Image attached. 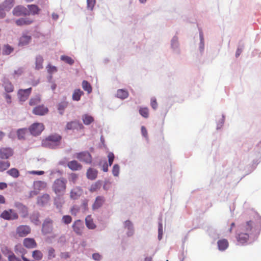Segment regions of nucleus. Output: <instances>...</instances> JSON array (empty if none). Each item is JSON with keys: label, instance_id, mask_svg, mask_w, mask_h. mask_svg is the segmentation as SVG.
I'll return each instance as SVG.
<instances>
[{"label": "nucleus", "instance_id": "b1692460", "mask_svg": "<svg viewBox=\"0 0 261 261\" xmlns=\"http://www.w3.org/2000/svg\"><path fill=\"white\" fill-rule=\"evenodd\" d=\"M53 229L52 221H46L44 222L42 225V231L44 233H50Z\"/></svg>", "mask_w": 261, "mask_h": 261}, {"label": "nucleus", "instance_id": "72a5a7b5", "mask_svg": "<svg viewBox=\"0 0 261 261\" xmlns=\"http://www.w3.org/2000/svg\"><path fill=\"white\" fill-rule=\"evenodd\" d=\"M27 133V128H20L17 131V135L18 139L19 140H24Z\"/></svg>", "mask_w": 261, "mask_h": 261}, {"label": "nucleus", "instance_id": "4be33fe9", "mask_svg": "<svg viewBox=\"0 0 261 261\" xmlns=\"http://www.w3.org/2000/svg\"><path fill=\"white\" fill-rule=\"evenodd\" d=\"M3 87L7 93L12 92L14 88L11 82L8 80H5L3 83Z\"/></svg>", "mask_w": 261, "mask_h": 261}, {"label": "nucleus", "instance_id": "f704fd0d", "mask_svg": "<svg viewBox=\"0 0 261 261\" xmlns=\"http://www.w3.org/2000/svg\"><path fill=\"white\" fill-rule=\"evenodd\" d=\"M82 120L83 123L85 125H89L93 122L94 119L93 118L88 114H85L82 116Z\"/></svg>", "mask_w": 261, "mask_h": 261}, {"label": "nucleus", "instance_id": "58836bf2", "mask_svg": "<svg viewBox=\"0 0 261 261\" xmlns=\"http://www.w3.org/2000/svg\"><path fill=\"white\" fill-rule=\"evenodd\" d=\"M82 88L83 89L87 91L88 93H90L92 92V87L89 83L87 81H83L82 82Z\"/></svg>", "mask_w": 261, "mask_h": 261}, {"label": "nucleus", "instance_id": "473e14b6", "mask_svg": "<svg viewBox=\"0 0 261 261\" xmlns=\"http://www.w3.org/2000/svg\"><path fill=\"white\" fill-rule=\"evenodd\" d=\"M124 227L129 231L127 232L128 236H131L133 234V226L132 223L129 220H127L124 222Z\"/></svg>", "mask_w": 261, "mask_h": 261}, {"label": "nucleus", "instance_id": "a19ab883", "mask_svg": "<svg viewBox=\"0 0 261 261\" xmlns=\"http://www.w3.org/2000/svg\"><path fill=\"white\" fill-rule=\"evenodd\" d=\"M14 251L16 253H20L21 255H24L26 252L25 250L22 247L21 244H17L14 247Z\"/></svg>", "mask_w": 261, "mask_h": 261}, {"label": "nucleus", "instance_id": "bf43d9fd", "mask_svg": "<svg viewBox=\"0 0 261 261\" xmlns=\"http://www.w3.org/2000/svg\"><path fill=\"white\" fill-rule=\"evenodd\" d=\"M158 233V238L160 240L162 239L163 236V226L161 223L159 224Z\"/></svg>", "mask_w": 261, "mask_h": 261}, {"label": "nucleus", "instance_id": "69168bd1", "mask_svg": "<svg viewBox=\"0 0 261 261\" xmlns=\"http://www.w3.org/2000/svg\"><path fill=\"white\" fill-rule=\"evenodd\" d=\"M30 173L41 175H43L44 173V172L43 171H32L30 172Z\"/></svg>", "mask_w": 261, "mask_h": 261}, {"label": "nucleus", "instance_id": "f3484780", "mask_svg": "<svg viewBox=\"0 0 261 261\" xmlns=\"http://www.w3.org/2000/svg\"><path fill=\"white\" fill-rule=\"evenodd\" d=\"M48 112V108L44 105H40L36 107L33 110V114L37 115H44L47 114Z\"/></svg>", "mask_w": 261, "mask_h": 261}, {"label": "nucleus", "instance_id": "680f3d73", "mask_svg": "<svg viewBox=\"0 0 261 261\" xmlns=\"http://www.w3.org/2000/svg\"><path fill=\"white\" fill-rule=\"evenodd\" d=\"M151 106L155 110L158 107V103L155 98H152L151 99Z\"/></svg>", "mask_w": 261, "mask_h": 261}, {"label": "nucleus", "instance_id": "423d86ee", "mask_svg": "<svg viewBox=\"0 0 261 261\" xmlns=\"http://www.w3.org/2000/svg\"><path fill=\"white\" fill-rule=\"evenodd\" d=\"M75 156L81 162H84L86 164H91L92 163V158L91 154L88 151H82L76 153Z\"/></svg>", "mask_w": 261, "mask_h": 261}, {"label": "nucleus", "instance_id": "a18cd8bd", "mask_svg": "<svg viewBox=\"0 0 261 261\" xmlns=\"http://www.w3.org/2000/svg\"><path fill=\"white\" fill-rule=\"evenodd\" d=\"M140 114L143 117L147 118L149 116V111L147 108H141L139 109Z\"/></svg>", "mask_w": 261, "mask_h": 261}, {"label": "nucleus", "instance_id": "3c124183", "mask_svg": "<svg viewBox=\"0 0 261 261\" xmlns=\"http://www.w3.org/2000/svg\"><path fill=\"white\" fill-rule=\"evenodd\" d=\"M100 188V184L99 182H96L94 184L91 185L89 190L91 192H94L96 191Z\"/></svg>", "mask_w": 261, "mask_h": 261}, {"label": "nucleus", "instance_id": "0eeeda50", "mask_svg": "<svg viewBox=\"0 0 261 261\" xmlns=\"http://www.w3.org/2000/svg\"><path fill=\"white\" fill-rule=\"evenodd\" d=\"M1 217L7 220H14L18 218L17 213L13 209L4 211L1 214Z\"/></svg>", "mask_w": 261, "mask_h": 261}, {"label": "nucleus", "instance_id": "4468645a", "mask_svg": "<svg viewBox=\"0 0 261 261\" xmlns=\"http://www.w3.org/2000/svg\"><path fill=\"white\" fill-rule=\"evenodd\" d=\"M14 206L17 208L22 218H25L28 216V210L25 205L21 203L17 202L15 203Z\"/></svg>", "mask_w": 261, "mask_h": 261}, {"label": "nucleus", "instance_id": "de8ad7c7", "mask_svg": "<svg viewBox=\"0 0 261 261\" xmlns=\"http://www.w3.org/2000/svg\"><path fill=\"white\" fill-rule=\"evenodd\" d=\"M96 0H87V9L92 11L95 5Z\"/></svg>", "mask_w": 261, "mask_h": 261}, {"label": "nucleus", "instance_id": "09e8293b", "mask_svg": "<svg viewBox=\"0 0 261 261\" xmlns=\"http://www.w3.org/2000/svg\"><path fill=\"white\" fill-rule=\"evenodd\" d=\"M30 219L31 221L36 225H37L39 222V214L38 213L32 214L30 217Z\"/></svg>", "mask_w": 261, "mask_h": 261}, {"label": "nucleus", "instance_id": "4c0bfd02", "mask_svg": "<svg viewBox=\"0 0 261 261\" xmlns=\"http://www.w3.org/2000/svg\"><path fill=\"white\" fill-rule=\"evenodd\" d=\"M7 173L11 176L15 178L18 177L20 175L18 170L15 168L9 170Z\"/></svg>", "mask_w": 261, "mask_h": 261}, {"label": "nucleus", "instance_id": "4d7b16f0", "mask_svg": "<svg viewBox=\"0 0 261 261\" xmlns=\"http://www.w3.org/2000/svg\"><path fill=\"white\" fill-rule=\"evenodd\" d=\"M67 106V103L66 102L61 103L59 105L58 110L61 114H63V111Z\"/></svg>", "mask_w": 261, "mask_h": 261}, {"label": "nucleus", "instance_id": "603ef678", "mask_svg": "<svg viewBox=\"0 0 261 261\" xmlns=\"http://www.w3.org/2000/svg\"><path fill=\"white\" fill-rule=\"evenodd\" d=\"M23 69L22 68H19L17 70H15L14 71V73L13 74V76L14 78L17 77L21 75L23 73Z\"/></svg>", "mask_w": 261, "mask_h": 261}, {"label": "nucleus", "instance_id": "a878e982", "mask_svg": "<svg viewBox=\"0 0 261 261\" xmlns=\"http://www.w3.org/2000/svg\"><path fill=\"white\" fill-rule=\"evenodd\" d=\"M85 223L86 226L90 229H94L96 228V226L93 222L91 216L88 215L86 217Z\"/></svg>", "mask_w": 261, "mask_h": 261}, {"label": "nucleus", "instance_id": "dca6fc26", "mask_svg": "<svg viewBox=\"0 0 261 261\" xmlns=\"http://www.w3.org/2000/svg\"><path fill=\"white\" fill-rule=\"evenodd\" d=\"M84 128L83 124L77 121L68 122L66 126L67 130L81 129Z\"/></svg>", "mask_w": 261, "mask_h": 261}, {"label": "nucleus", "instance_id": "37998d69", "mask_svg": "<svg viewBox=\"0 0 261 261\" xmlns=\"http://www.w3.org/2000/svg\"><path fill=\"white\" fill-rule=\"evenodd\" d=\"M40 101L41 99L40 96L39 95H36L30 99L29 101V105L31 106H34L40 103Z\"/></svg>", "mask_w": 261, "mask_h": 261}, {"label": "nucleus", "instance_id": "2eb2a0df", "mask_svg": "<svg viewBox=\"0 0 261 261\" xmlns=\"http://www.w3.org/2000/svg\"><path fill=\"white\" fill-rule=\"evenodd\" d=\"M83 191L80 187H75L71 190L70 192V197L71 199H78L83 194Z\"/></svg>", "mask_w": 261, "mask_h": 261}, {"label": "nucleus", "instance_id": "13d9d810", "mask_svg": "<svg viewBox=\"0 0 261 261\" xmlns=\"http://www.w3.org/2000/svg\"><path fill=\"white\" fill-rule=\"evenodd\" d=\"M108 158L109 166H111L112 165L113 162L114 161V155L113 153H112L111 152H109V153L108 154Z\"/></svg>", "mask_w": 261, "mask_h": 261}, {"label": "nucleus", "instance_id": "6e6552de", "mask_svg": "<svg viewBox=\"0 0 261 261\" xmlns=\"http://www.w3.org/2000/svg\"><path fill=\"white\" fill-rule=\"evenodd\" d=\"M250 236L251 235L249 234V233L240 230V231L237 233L236 238L239 244L245 245L249 241Z\"/></svg>", "mask_w": 261, "mask_h": 261}, {"label": "nucleus", "instance_id": "a211bd4d", "mask_svg": "<svg viewBox=\"0 0 261 261\" xmlns=\"http://www.w3.org/2000/svg\"><path fill=\"white\" fill-rule=\"evenodd\" d=\"M23 246L28 249H32L36 248L37 244L35 240L33 238H25L23 241Z\"/></svg>", "mask_w": 261, "mask_h": 261}, {"label": "nucleus", "instance_id": "1a4fd4ad", "mask_svg": "<svg viewBox=\"0 0 261 261\" xmlns=\"http://www.w3.org/2000/svg\"><path fill=\"white\" fill-rule=\"evenodd\" d=\"M31 231V227L27 225H19L16 229V233L19 237H24L30 234Z\"/></svg>", "mask_w": 261, "mask_h": 261}, {"label": "nucleus", "instance_id": "c03bdc74", "mask_svg": "<svg viewBox=\"0 0 261 261\" xmlns=\"http://www.w3.org/2000/svg\"><path fill=\"white\" fill-rule=\"evenodd\" d=\"M61 60L70 65L73 64L74 62V60L71 57L65 55L61 57Z\"/></svg>", "mask_w": 261, "mask_h": 261}, {"label": "nucleus", "instance_id": "338daca9", "mask_svg": "<svg viewBox=\"0 0 261 261\" xmlns=\"http://www.w3.org/2000/svg\"><path fill=\"white\" fill-rule=\"evenodd\" d=\"M7 187V184L5 182H0V190H4Z\"/></svg>", "mask_w": 261, "mask_h": 261}, {"label": "nucleus", "instance_id": "6ab92c4d", "mask_svg": "<svg viewBox=\"0 0 261 261\" xmlns=\"http://www.w3.org/2000/svg\"><path fill=\"white\" fill-rule=\"evenodd\" d=\"M14 5V0H5L0 5V9L9 11Z\"/></svg>", "mask_w": 261, "mask_h": 261}, {"label": "nucleus", "instance_id": "393cba45", "mask_svg": "<svg viewBox=\"0 0 261 261\" xmlns=\"http://www.w3.org/2000/svg\"><path fill=\"white\" fill-rule=\"evenodd\" d=\"M105 202V198L102 196H97L93 204V209H97L101 207Z\"/></svg>", "mask_w": 261, "mask_h": 261}, {"label": "nucleus", "instance_id": "c756f323", "mask_svg": "<svg viewBox=\"0 0 261 261\" xmlns=\"http://www.w3.org/2000/svg\"><path fill=\"white\" fill-rule=\"evenodd\" d=\"M129 95L128 92L124 89H118L117 92V97L121 99H124L128 97Z\"/></svg>", "mask_w": 261, "mask_h": 261}, {"label": "nucleus", "instance_id": "864d4df0", "mask_svg": "<svg viewBox=\"0 0 261 261\" xmlns=\"http://www.w3.org/2000/svg\"><path fill=\"white\" fill-rule=\"evenodd\" d=\"M55 257V250L53 248H49L48 250V258L50 259Z\"/></svg>", "mask_w": 261, "mask_h": 261}, {"label": "nucleus", "instance_id": "7c9ffc66", "mask_svg": "<svg viewBox=\"0 0 261 261\" xmlns=\"http://www.w3.org/2000/svg\"><path fill=\"white\" fill-rule=\"evenodd\" d=\"M84 94V92L80 89H75L72 94V99L75 101H79L82 95Z\"/></svg>", "mask_w": 261, "mask_h": 261}, {"label": "nucleus", "instance_id": "412c9836", "mask_svg": "<svg viewBox=\"0 0 261 261\" xmlns=\"http://www.w3.org/2000/svg\"><path fill=\"white\" fill-rule=\"evenodd\" d=\"M50 200V196L48 194H44L37 199V203L41 205L46 204Z\"/></svg>", "mask_w": 261, "mask_h": 261}, {"label": "nucleus", "instance_id": "f8f14e48", "mask_svg": "<svg viewBox=\"0 0 261 261\" xmlns=\"http://www.w3.org/2000/svg\"><path fill=\"white\" fill-rule=\"evenodd\" d=\"M13 150L11 147H2L0 148V158L8 159L13 155Z\"/></svg>", "mask_w": 261, "mask_h": 261}, {"label": "nucleus", "instance_id": "5fc2aeb1", "mask_svg": "<svg viewBox=\"0 0 261 261\" xmlns=\"http://www.w3.org/2000/svg\"><path fill=\"white\" fill-rule=\"evenodd\" d=\"M112 173L115 176H117L119 175V166H118V165L115 164L114 165L113 167Z\"/></svg>", "mask_w": 261, "mask_h": 261}, {"label": "nucleus", "instance_id": "052dcab7", "mask_svg": "<svg viewBox=\"0 0 261 261\" xmlns=\"http://www.w3.org/2000/svg\"><path fill=\"white\" fill-rule=\"evenodd\" d=\"M8 259L9 261H21L18 257L16 256L14 253H12L11 255H9Z\"/></svg>", "mask_w": 261, "mask_h": 261}, {"label": "nucleus", "instance_id": "79ce46f5", "mask_svg": "<svg viewBox=\"0 0 261 261\" xmlns=\"http://www.w3.org/2000/svg\"><path fill=\"white\" fill-rule=\"evenodd\" d=\"M13 50L14 48L12 46L9 44H6L4 46L3 54L5 55H9L12 53Z\"/></svg>", "mask_w": 261, "mask_h": 261}, {"label": "nucleus", "instance_id": "ddd939ff", "mask_svg": "<svg viewBox=\"0 0 261 261\" xmlns=\"http://www.w3.org/2000/svg\"><path fill=\"white\" fill-rule=\"evenodd\" d=\"M14 15L16 16L29 15L30 13L28 10L22 6H18L14 8L13 10Z\"/></svg>", "mask_w": 261, "mask_h": 261}, {"label": "nucleus", "instance_id": "6e6d98bb", "mask_svg": "<svg viewBox=\"0 0 261 261\" xmlns=\"http://www.w3.org/2000/svg\"><path fill=\"white\" fill-rule=\"evenodd\" d=\"M47 72L49 74H52V73H55L57 71V69L56 67L51 66L50 65H48L47 66Z\"/></svg>", "mask_w": 261, "mask_h": 261}, {"label": "nucleus", "instance_id": "c9c22d12", "mask_svg": "<svg viewBox=\"0 0 261 261\" xmlns=\"http://www.w3.org/2000/svg\"><path fill=\"white\" fill-rule=\"evenodd\" d=\"M43 59L41 56H38L36 58V69L39 70L43 68Z\"/></svg>", "mask_w": 261, "mask_h": 261}, {"label": "nucleus", "instance_id": "9b49d317", "mask_svg": "<svg viewBox=\"0 0 261 261\" xmlns=\"http://www.w3.org/2000/svg\"><path fill=\"white\" fill-rule=\"evenodd\" d=\"M72 227L74 232L76 234L82 235L84 228V225L83 222L81 220H77L73 222Z\"/></svg>", "mask_w": 261, "mask_h": 261}, {"label": "nucleus", "instance_id": "c85d7f7f", "mask_svg": "<svg viewBox=\"0 0 261 261\" xmlns=\"http://www.w3.org/2000/svg\"><path fill=\"white\" fill-rule=\"evenodd\" d=\"M31 39V37L29 35H23L19 39V45L24 46L27 45Z\"/></svg>", "mask_w": 261, "mask_h": 261}, {"label": "nucleus", "instance_id": "aec40b11", "mask_svg": "<svg viewBox=\"0 0 261 261\" xmlns=\"http://www.w3.org/2000/svg\"><path fill=\"white\" fill-rule=\"evenodd\" d=\"M67 166L72 171L79 170L82 168V165L75 160L69 162Z\"/></svg>", "mask_w": 261, "mask_h": 261}, {"label": "nucleus", "instance_id": "e433bc0d", "mask_svg": "<svg viewBox=\"0 0 261 261\" xmlns=\"http://www.w3.org/2000/svg\"><path fill=\"white\" fill-rule=\"evenodd\" d=\"M32 257L37 260H40L43 258V253L38 250H35L32 252Z\"/></svg>", "mask_w": 261, "mask_h": 261}, {"label": "nucleus", "instance_id": "0e129e2a", "mask_svg": "<svg viewBox=\"0 0 261 261\" xmlns=\"http://www.w3.org/2000/svg\"><path fill=\"white\" fill-rule=\"evenodd\" d=\"M93 258L95 260H99L101 258V256L99 253H95L92 255Z\"/></svg>", "mask_w": 261, "mask_h": 261}, {"label": "nucleus", "instance_id": "8fccbe9b", "mask_svg": "<svg viewBox=\"0 0 261 261\" xmlns=\"http://www.w3.org/2000/svg\"><path fill=\"white\" fill-rule=\"evenodd\" d=\"M72 218L69 215H65L63 216L62 219V222L65 224H70L72 221Z\"/></svg>", "mask_w": 261, "mask_h": 261}, {"label": "nucleus", "instance_id": "e2e57ef3", "mask_svg": "<svg viewBox=\"0 0 261 261\" xmlns=\"http://www.w3.org/2000/svg\"><path fill=\"white\" fill-rule=\"evenodd\" d=\"M141 133L142 135L146 138H148L147 130L145 126H142L141 127Z\"/></svg>", "mask_w": 261, "mask_h": 261}, {"label": "nucleus", "instance_id": "9d476101", "mask_svg": "<svg viewBox=\"0 0 261 261\" xmlns=\"http://www.w3.org/2000/svg\"><path fill=\"white\" fill-rule=\"evenodd\" d=\"M32 92V88L26 89H19L17 92L18 97L20 101H25L28 99Z\"/></svg>", "mask_w": 261, "mask_h": 261}, {"label": "nucleus", "instance_id": "49530a36", "mask_svg": "<svg viewBox=\"0 0 261 261\" xmlns=\"http://www.w3.org/2000/svg\"><path fill=\"white\" fill-rule=\"evenodd\" d=\"M1 251L5 255H7L8 257L9 255H11L12 253H13L10 249L6 246H3L1 248Z\"/></svg>", "mask_w": 261, "mask_h": 261}, {"label": "nucleus", "instance_id": "f257e3e1", "mask_svg": "<svg viewBox=\"0 0 261 261\" xmlns=\"http://www.w3.org/2000/svg\"><path fill=\"white\" fill-rule=\"evenodd\" d=\"M67 180L64 178L56 179L52 186V190L56 195L62 196L64 195L66 190Z\"/></svg>", "mask_w": 261, "mask_h": 261}, {"label": "nucleus", "instance_id": "774afa93", "mask_svg": "<svg viewBox=\"0 0 261 261\" xmlns=\"http://www.w3.org/2000/svg\"><path fill=\"white\" fill-rule=\"evenodd\" d=\"M79 211V209L77 208L75 206H73L70 210V212L72 214H76V213Z\"/></svg>", "mask_w": 261, "mask_h": 261}, {"label": "nucleus", "instance_id": "5701e85b", "mask_svg": "<svg viewBox=\"0 0 261 261\" xmlns=\"http://www.w3.org/2000/svg\"><path fill=\"white\" fill-rule=\"evenodd\" d=\"M217 245L219 250L224 251L228 247L229 243L226 239H223L218 241Z\"/></svg>", "mask_w": 261, "mask_h": 261}, {"label": "nucleus", "instance_id": "39448f33", "mask_svg": "<svg viewBox=\"0 0 261 261\" xmlns=\"http://www.w3.org/2000/svg\"><path fill=\"white\" fill-rule=\"evenodd\" d=\"M29 129L31 135L37 136L44 129V126L42 123H34L29 127Z\"/></svg>", "mask_w": 261, "mask_h": 261}, {"label": "nucleus", "instance_id": "ea45409f", "mask_svg": "<svg viewBox=\"0 0 261 261\" xmlns=\"http://www.w3.org/2000/svg\"><path fill=\"white\" fill-rule=\"evenodd\" d=\"M10 166V163L9 161H0V172H3L6 170Z\"/></svg>", "mask_w": 261, "mask_h": 261}, {"label": "nucleus", "instance_id": "2f4dec72", "mask_svg": "<svg viewBox=\"0 0 261 261\" xmlns=\"http://www.w3.org/2000/svg\"><path fill=\"white\" fill-rule=\"evenodd\" d=\"M30 15H36L39 13L40 9L37 6L35 5H29L28 6Z\"/></svg>", "mask_w": 261, "mask_h": 261}, {"label": "nucleus", "instance_id": "bb28decb", "mask_svg": "<svg viewBox=\"0 0 261 261\" xmlns=\"http://www.w3.org/2000/svg\"><path fill=\"white\" fill-rule=\"evenodd\" d=\"M97 173L96 170L90 168L87 171V177L89 179L94 180L97 177Z\"/></svg>", "mask_w": 261, "mask_h": 261}, {"label": "nucleus", "instance_id": "cd10ccee", "mask_svg": "<svg viewBox=\"0 0 261 261\" xmlns=\"http://www.w3.org/2000/svg\"><path fill=\"white\" fill-rule=\"evenodd\" d=\"M33 21L28 18H21L16 21V24L18 26L24 25H29L31 24Z\"/></svg>", "mask_w": 261, "mask_h": 261}, {"label": "nucleus", "instance_id": "f03ea898", "mask_svg": "<svg viewBox=\"0 0 261 261\" xmlns=\"http://www.w3.org/2000/svg\"><path fill=\"white\" fill-rule=\"evenodd\" d=\"M260 227V221L257 222L256 220H251L243 224L240 227V230L251 235L254 231L258 230Z\"/></svg>", "mask_w": 261, "mask_h": 261}, {"label": "nucleus", "instance_id": "20e7f679", "mask_svg": "<svg viewBox=\"0 0 261 261\" xmlns=\"http://www.w3.org/2000/svg\"><path fill=\"white\" fill-rule=\"evenodd\" d=\"M33 186L34 190L30 192L29 197L30 198L38 194L40 191L45 189L47 183L43 181H36L34 182Z\"/></svg>", "mask_w": 261, "mask_h": 261}, {"label": "nucleus", "instance_id": "7ed1b4c3", "mask_svg": "<svg viewBox=\"0 0 261 261\" xmlns=\"http://www.w3.org/2000/svg\"><path fill=\"white\" fill-rule=\"evenodd\" d=\"M62 137L58 134L50 135L43 140V144L50 148H55L61 143Z\"/></svg>", "mask_w": 261, "mask_h": 261}]
</instances>
